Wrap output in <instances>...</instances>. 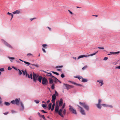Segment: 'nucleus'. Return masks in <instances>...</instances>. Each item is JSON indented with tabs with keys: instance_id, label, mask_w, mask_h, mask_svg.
I'll return each instance as SVG.
<instances>
[{
	"instance_id": "obj_1",
	"label": "nucleus",
	"mask_w": 120,
	"mask_h": 120,
	"mask_svg": "<svg viewBox=\"0 0 120 120\" xmlns=\"http://www.w3.org/2000/svg\"><path fill=\"white\" fill-rule=\"evenodd\" d=\"M20 99H16L15 100L11 101V103L13 104H16L17 105H19L20 103L21 105V108H20V110L21 111H23L24 109V106L21 102H20Z\"/></svg>"
},
{
	"instance_id": "obj_2",
	"label": "nucleus",
	"mask_w": 120,
	"mask_h": 120,
	"mask_svg": "<svg viewBox=\"0 0 120 120\" xmlns=\"http://www.w3.org/2000/svg\"><path fill=\"white\" fill-rule=\"evenodd\" d=\"M33 77V81L34 82H36L38 80H38L40 82H41V80L42 79V77L41 76H39L38 75H37L34 72H33L32 74Z\"/></svg>"
},
{
	"instance_id": "obj_3",
	"label": "nucleus",
	"mask_w": 120,
	"mask_h": 120,
	"mask_svg": "<svg viewBox=\"0 0 120 120\" xmlns=\"http://www.w3.org/2000/svg\"><path fill=\"white\" fill-rule=\"evenodd\" d=\"M79 104L81 105V106L84 108L86 110L88 111L89 110V106L85 102L82 103L81 102H79Z\"/></svg>"
},
{
	"instance_id": "obj_4",
	"label": "nucleus",
	"mask_w": 120,
	"mask_h": 120,
	"mask_svg": "<svg viewBox=\"0 0 120 120\" xmlns=\"http://www.w3.org/2000/svg\"><path fill=\"white\" fill-rule=\"evenodd\" d=\"M69 110L71 113L74 114H77V113L76 110L75 109H74L72 106L70 105L69 106Z\"/></svg>"
},
{
	"instance_id": "obj_5",
	"label": "nucleus",
	"mask_w": 120,
	"mask_h": 120,
	"mask_svg": "<svg viewBox=\"0 0 120 120\" xmlns=\"http://www.w3.org/2000/svg\"><path fill=\"white\" fill-rule=\"evenodd\" d=\"M98 52V51H97L96 52L92 54H91L90 55H82L78 57V58H77V59L78 60L80 58H82L84 57H89L90 56H93V55H96V53Z\"/></svg>"
},
{
	"instance_id": "obj_6",
	"label": "nucleus",
	"mask_w": 120,
	"mask_h": 120,
	"mask_svg": "<svg viewBox=\"0 0 120 120\" xmlns=\"http://www.w3.org/2000/svg\"><path fill=\"white\" fill-rule=\"evenodd\" d=\"M48 81L45 77H43L42 79V83L44 86L46 85L48 83Z\"/></svg>"
},
{
	"instance_id": "obj_7",
	"label": "nucleus",
	"mask_w": 120,
	"mask_h": 120,
	"mask_svg": "<svg viewBox=\"0 0 120 120\" xmlns=\"http://www.w3.org/2000/svg\"><path fill=\"white\" fill-rule=\"evenodd\" d=\"M63 85L66 88V89L68 90L69 89L74 87V86H72L70 85L67 84H65L64 83H63Z\"/></svg>"
},
{
	"instance_id": "obj_8",
	"label": "nucleus",
	"mask_w": 120,
	"mask_h": 120,
	"mask_svg": "<svg viewBox=\"0 0 120 120\" xmlns=\"http://www.w3.org/2000/svg\"><path fill=\"white\" fill-rule=\"evenodd\" d=\"M56 97L55 94H53L52 96V100H51L52 103H55L56 99Z\"/></svg>"
},
{
	"instance_id": "obj_9",
	"label": "nucleus",
	"mask_w": 120,
	"mask_h": 120,
	"mask_svg": "<svg viewBox=\"0 0 120 120\" xmlns=\"http://www.w3.org/2000/svg\"><path fill=\"white\" fill-rule=\"evenodd\" d=\"M4 44L8 47L12 49V47L9 44H8L7 42H6L4 40H3Z\"/></svg>"
},
{
	"instance_id": "obj_10",
	"label": "nucleus",
	"mask_w": 120,
	"mask_h": 120,
	"mask_svg": "<svg viewBox=\"0 0 120 120\" xmlns=\"http://www.w3.org/2000/svg\"><path fill=\"white\" fill-rule=\"evenodd\" d=\"M80 112L82 115H86V113L85 111L82 108L80 109Z\"/></svg>"
},
{
	"instance_id": "obj_11",
	"label": "nucleus",
	"mask_w": 120,
	"mask_h": 120,
	"mask_svg": "<svg viewBox=\"0 0 120 120\" xmlns=\"http://www.w3.org/2000/svg\"><path fill=\"white\" fill-rule=\"evenodd\" d=\"M63 111V110L60 109L59 110H58V112L57 113H58V114L60 116L62 117L63 118L64 116L63 114L61 112Z\"/></svg>"
},
{
	"instance_id": "obj_12",
	"label": "nucleus",
	"mask_w": 120,
	"mask_h": 120,
	"mask_svg": "<svg viewBox=\"0 0 120 120\" xmlns=\"http://www.w3.org/2000/svg\"><path fill=\"white\" fill-rule=\"evenodd\" d=\"M97 82H99V85L101 86L104 84V83L103 82V81L102 80H97Z\"/></svg>"
},
{
	"instance_id": "obj_13",
	"label": "nucleus",
	"mask_w": 120,
	"mask_h": 120,
	"mask_svg": "<svg viewBox=\"0 0 120 120\" xmlns=\"http://www.w3.org/2000/svg\"><path fill=\"white\" fill-rule=\"evenodd\" d=\"M63 104V100L62 98L60 99L59 101V106L61 107L62 106Z\"/></svg>"
},
{
	"instance_id": "obj_14",
	"label": "nucleus",
	"mask_w": 120,
	"mask_h": 120,
	"mask_svg": "<svg viewBox=\"0 0 120 120\" xmlns=\"http://www.w3.org/2000/svg\"><path fill=\"white\" fill-rule=\"evenodd\" d=\"M120 53V51H118L117 52H110L108 54V55H114L117 54L119 53Z\"/></svg>"
},
{
	"instance_id": "obj_15",
	"label": "nucleus",
	"mask_w": 120,
	"mask_h": 120,
	"mask_svg": "<svg viewBox=\"0 0 120 120\" xmlns=\"http://www.w3.org/2000/svg\"><path fill=\"white\" fill-rule=\"evenodd\" d=\"M59 106L58 105H56L55 108V112L57 113L58 112Z\"/></svg>"
},
{
	"instance_id": "obj_16",
	"label": "nucleus",
	"mask_w": 120,
	"mask_h": 120,
	"mask_svg": "<svg viewBox=\"0 0 120 120\" xmlns=\"http://www.w3.org/2000/svg\"><path fill=\"white\" fill-rule=\"evenodd\" d=\"M20 13V11L19 10H17L13 12L12 13L14 14H19Z\"/></svg>"
},
{
	"instance_id": "obj_17",
	"label": "nucleus",
	"mask_w": 120,
	"mask_h": 120,
	"mask_svg": "<svg viewBox=\"0 0 120 120\" xmlns=\"http://www.w3.org/2000/svg\"><path fill=\"white\" fill-rule=\"evenodd\" d=\"M7 14L10 16H11V20L12 19V18L13 17V15L11 13H10L9 12H8L7 13Z\"/></svg>"
},
{
	"instance_id": "obj_18",
	"label": "nucleus",
	"mask_w": 120,
	"mask_h": 120,
	"mask_svg": "<svg viewBox=\"0 0 120 120\" xmlns=\"http://www.w3.org/2000/svg\"><path fill=\"white\" fill-rule=\"evenodd\" d=\"M8 58L10 60V61L11 62H13L12 60H14L15 59V58L14 57H10L9 56H8Z\"/></svg>"
},
{
	"instance_id": "obj_19",
	"label": "nucleus",
	"mask_w": 120,
	"mask_h": 120,
	"mask_svg": "<svg viewBox=\"0 0 120 120\" xmlns=\"http://www.w3.org/2000/svg\"><path fill=\"white\" fill-rule=\"evenodd\" d=\"M82 82H86L88 81V80L86 79H84L82 78Z\"/></svg>"
},
{
	"instance_id": "obj_20",
	"label": "nucleus",
	"mask_w": 120,
	"mask_h": 120,
	"mask_svg": "<svg viewBox=\"0 0 120 120\" xmlns=\"http://www.w3.org/2000/svg\"><path fill=\"white\" fill-rule=\"evenodd\" d=\"M53 103V104L52 105V108L51 109L52 111L53 110L55 106V103Z\"/></svg>"
},
{
	"instance_id": "obj_21",
	"label": "nucleus",
	"mask_w": 120,
	"mask_h": 120,
	"mask_svg": "<svg viewBox=\"0 0 120 120\" xmlns=\"http://www.w3.org/2000/svg\"><path fill=\"white\" fill-rule=\"evenodd\" d=\"M96 106L97 108L99 109H101V106L100 104H97L96 105Z\"/></svg>"
},
{
	"instance_id": "obj_22",
	"label": "nucleus",
	"mask_w": 120,
	"mask_h": 120,
	"mask_svg": "<svg viewBox=\"0 0 120 120\" xmlns=\"http://www.w3.org/2000/svg\"><path fill=\"white\" fill-rule=\"evenodd\" d=\"M74 77L75 78H78L79 80L81 79H82V77L81 76H75Z\"/></svg>"
},
{
	"instance_id": "obj_23",
	"label": "nucleus",
	"mask_w": 120,
	"mask_h": 120,
	"mask_svg": "<svg viewBox=\"0 0 120 120\" xmlns=\"http://www.w3.org/2000/svg\"><path fill=\"white\" fill-rule=\"evenodd\" d=\"M21 71L23 73V75H25L26 74L27 72L26 70H25L24 71L23 70H22Z\"/></svg>"
},
{
	"instance_id": "obj_24",
	"label": "nucleus",
	"mask_w": 120,
	"mask_h": 120,
	"mask_svg": "<svg viewBox=\"0 0 120 120\" xmlns=\"http://www.w3.org/2000/svg\"><path fill=\"white\" fill-rule=\"evenodd\" d=\"M49 80L50 84H52L53 83V80L51 78H49Z\"/></svg>"
},
{
	"instance_id": "obj_25",
	"label": "nucleus",
	"mask_w": 120,
	"mask_h": 120,
	"mask_svg": "<svg viewBox=\"0 0 120 120\" xmlns=\"http://www.w3.org/2000/svg\"><path fill=\"white\" fill-rule=\"evenodd\" d=\"M73 84H74V85H76L77 86H83L82 85H81V84H77L75 82L73 83Z\"/></svg>"
},
{
	"instance_id": "obj_26",
	"label": "nucleus",
	"mask_w": 120,
	"mask_h": 120,
	"mask_svg": "<svg viewBox=\"0 0 120 120\" xmlns=\"http://www.w3.org/2000/svg\"><path fill=\"white\" fill-rule=\"evenodd\" d=\"M4 104L6 105L9 106L10 104V103L8 102H4Z\"/></svg>"
},
{
	"instance_id": "obj_27",
	"label": "nucleus",
	"mask_w": 120,
	"mask_h": 120,
	"mask_svg": "<svg viewBox=\"0 0 120 120\" xmlns=\"http://www.w3.org/2000/svg\"><path fill=\"white\" fill-rule=\"evenodd\" d=\"M52 105V103H50L48 105V107H49V108L48 109L49 110H50L51 109V106Z\"/></svg>"
},
{
	"instance_id": "obj_28",
	"label": "nucleus",
	"mask_w": 120,
	"mask_h": 120,
	"mask_svg": "<svg viewBox=\"0 0 120 120\" xmlns=\"http://www.w3.org/2000/svg\"><path fill=\"white\" fill-rule=\"evenodd\" d=\"M34 101L37 104H38L40 102V101L38 100H34Z\"/></svg>"
},
{
	"instance_id": "obj_29",
	"label": "nucleus",
	"mask_w": 120,
	"mask_h": 120,
	"mask_svg": "<svg viewBox=\"0 0 120 120\" xmlns=\"http://www.w3.org/2000/svg\"><path fill=\"white\" fill-rule=\"evenodd\" d=\"M25 75L26 76V77H28V78H30V77L29 75L27 73V72L26 74Z\"/></svg>"
},
{
	"instance_id": "obj_30",
	"label": "nucleus",
	"mask_w": 120,
	"mask_h": 120,
	"mask_svg": "<svg viewBox=\"0 0 120 120\" xmlns=\"http://www.w3.org/2000/svg\"><path fill=\"white\" fill-rule=\"evenodd\" d=\"M40 117H41L44 120H46V119L45 118V116H44V115H41V116Z\"/></svg>"
},
{
	"instance_id": "obj_31",
	"label": "nucleus",
	"mask_w": 120,
	"mask_h": 120,
	"mask_svg": "<svg viewBox=\"0 0 120 120\" xmlns=\"http://www.w3.org/2000/svg\"><path fill=\"white\" fill-rule=\"evenodd\" d=\"M66 109H64V110L63 112V113L64 115H65L66 113Z\"/></svg>"
},
{
	"instance_id": "obj_32",
	"label": "nucleus",
	"mask_w": 120,
	"mask_h": 120,
	"mask_svg": "<svg viewBox=\"0 0 120 120\" xmlns=\"http://www.w3.org/2000/svg\"><path fill=\"white\" fill-rule=\"evenodd\" d=\"M47 45L46 44H43L42 45V46H43V47H44L45 49L47 48L46 47Z\"/></svg>"
},
{
	"instance_id": "obj_33",
	"label": "nucleus",
	"mask_w": 120,
	"mask_h": 120,
	"mask_svg": "<svg viewBox=\"0 0 120 120\" xmlns=\"http://www.w3.org/2000/svg\"><path fill=\"white\" fill-rule=\"evenodd\" d=\"M47 76H50L51 78H53L54 79H57L54 76H53L52 75H47Z\"/></svg>"
},
{
	"instance_id": "obj_34",
	"label": "nucleus",
	"mask_w": 120,
	"mask_h": 120,
	"mask_svg": "<svg viewBox=\"0 0 120 120\" xmlns=\"http://www.w3.org/2000/svg\"><path fill=\"white\" fill-rule=\"evenodd\" d=\"M44 108H46V105L44 104H42L41 105Z\"/></svg>"
},
{
	"instance_id": "obj_35",
	"label": "nucleus",
	"mask_w": 120,
	"mask_h": 120,
	"mask_svg": "<svg viewBox=\"0 0 120 120\" xmlns=\"http://www.w3.org/2000/svg\"><path fill=\"white\" fill-rule=\"evenodd\" d=\"M87 68V66H84L82 68V70H85V69L86 68Z\"/></svg>"
},
{
	"instance_id": "obj_36",
	"label": "nucleus",
	"mask_w": 120,
	"mask_h": 120,
	"mask_svg": "<svg viewBox=\"0 0 120 120\" xmlns=\"http://www.w3.org/2000/svg\"><path fill=\"white\" fill-rule=\"evenodd\" d=\"M53 73L55 74L56 75H59V74L57 72H56L54 71H52V72Z\"/></svg>"
},
{
	"instance_id": "obj_37",
	"label": "nucleus",
	"mask_w": 120,
	"mask_h": 120,
	"mask_svg": "<svg viewBox=\"0 0 120 120\" xmlns=\"http://www.w3.org/2000/svg\"><path fill=\"white\" fill-rule=\"evenodd\" d=\"M18 70L19 71V75H22V72H21V71H20V70H19V69H18Z\"/></svg>"
},
{
	"instance_id": "obj_38",
	"label": "nucleus",
	"mask_w": 120,
	"mask_h": 120,
	"mask_svg": "<svg viewBox=\"0 0 120 120\" xmlns=\"http://www.w3.org/2000/svg\"><path fill=\"white\" fill-rule=\"evenodd\" d=\"M24 62L26 64H28V65L30 64V63L29 62H27L26 61H24Z\"/></svg>"
},
{
	"instance_id": "obj_39",
	"label": "nucleus",
	"mask_w": 120,
	"mask_h": 120,
	"mask_svg": "<svg viewBox=\"0 0 120 120\" xmlns=\"http://www.w3.org/2000/svg\"><path fill=\"white\" fill-rule=\"evenodd\" d=\"M31 65L34 66L37 68H38L39 67V66L37 64H32Z\"/></svg>"
},
{
	"instance_id": "obj_40",
	"label": "nucleus",
	"mask_w": 120,
	"mask_h": 120,
	"mask_svg": "<svg viewBox=\"0 0 120 120\" xmlns=\"http://www.w3.org/2000/svg\"><path fill=\"white\" fill-rule=\"evenodd\" d=\"M54 84H53L51 86V88L53 90L54 89Z\"/></svg>"
},
{
	"instance_id": "obj_41",
	"label": "nucleus",
	"mask_w": 120,
	"mask_h": 120,
	"mask_svg": "<svg viewBox=\"0 0 120 120\" xmlns=\"http://www.w3.org/2000/svg\"><path fill=\"white\" fill-rule=\"evenodd\" d=\"M55 94V96H58V93L57 92V91L56 90L55 91V94Z\"/></svg>"
},
{
	"instance_id": "obj_42",
	"label": "nucleus",
	"mask_w": 120,
	"mask_h": 120,
	"mask_svg": "<svg viewBox=\"0 0 120 120\" xmlns=\"http://www.w3.org/2000/svg\"><path fill=\"white\" fill-rule=\"evenodd\" d=\"M63 67V66L61 65V66H56V68H62Z\"/></svg>"
},
{
	"instance_id": "obj_43",
	"label": "nucleus",
	"mask_w": 120,
	"mask_h": 120,
	"mask_svg": "<svg viewBox=\"0 0 120 120\" xmlns=\"http://www.w3.org/2000/svg\"><path fill=\"white\" fill-rule=\"evenodd\" d=\"M61 77L62 78H63L65 77L64 75L63 74H62L61 75Z\"/></svg>"
},
{
	"instance_id": "obj_44",
	"label": "nucleus",
	"mask_w": 120,
	"mask_h": 120,
	"mask_svg": "<svg viewBox=\"0 0 120 120\" xmlns=\"http://www.w3.org/2000/svg\"><path fill=\"white\" fill-rule=\"evenodd\" d=\"M107 107H109L111 108H112L113 106L111 105H107Z\"/></svg>"
},
{
	"instance_id": "obj_45",
	"label": "nucleus",
	"mask_w": 120,
	"mask_h": 120,
	"mask_svg": "<svg viewBox=\"0 0 120 120\" xmlns=\"http://www.w3.org/2000/svg\"><path fill=\"white\" fill-rule=\"evenodd\" d=\"M30 78L31 79H32L33 78V77H32V74L30 73Z\"/></svg>"
},
{
	"instance_id": "obj_46",
	"label": "nucleus",
	"mask_w": 120,
	"mask_h": 120,
	"mask_svg": "<svg viewBox=\"0 0 120 120\" xmlns=\"http://www.w3.org/2000/svg\"><path fill=\"white\" fill-rule=\"evenodd\" d=\"M0 71H4V68H2L0 69Z\"/></svg>"
},
{
	"instance_id": "obj_47",
	"label": "nucleus",
	"mask_w": 120,
	"mask_h": 120,
	"mask_svg": "<svg viewBox=\"0 0 120 120\" xmlns=\"http://www.w3.org/2000/svg\"><path fill=\"white\" fill-rule=\"evenodd\" d=\"M101 99H99L98 100V104H100L101 102Z\"/></svg>"
},
{
	"instance_id": "obj_48",
	"label": "nucleus",
	"mask_w": 120,
	"mask_h": 120,
	"mask_svg": "<svg viewBox=\"0 0 120 120\" xmlns=\"http://www.w3.org/2000/svg\"><path fill=\"white\" fill-rule=\"evenodd\" d=\"M103 106H104V107H107V105H106L105 104H102V105Z\"/></svg>"
},
{
	"instance_id": "obj_49",
	"label": "nucleus",
	"mask_w": 120,
	"mask_h": 120,
	"mask_svg": "<svg viewBox=\"0 0 120 120\" xmlns=\"http://www.w3.org/2000/svg\"><path fill=\"white\" fill-rule=\"evenodd\" d=\"M32 55V54L31 53H28L27 54V56H31Z\"/></svg>"
},
{
	"instance_id": "obj_50",
	"label": "nucleus",
	"mask_w": 120,
	"mask_h": 120,
	"mask_svg": "<svg viewBox=\"0 0 120 120\" xmlns=\"http://www.w3.org/2000/svg\"><path fill=\"white\" fill-rule=\"evenodd\" d=\"M108 59V58L107 57H104V58L103 60H107Z\"/></svg>"
},
{
	"instance_id": "obj_51",
	"label": "nucleus",
	"mask_w": 120,
	"mask_h": 120,
	"mask_svg": "<svg viewBox=\"0 0 120 120\" xmlns=\"http://www.w3.org/2000/svg\"><path fill=\"white\" fill-rule=\"evenodd\" d=\"M98 48L99 49H104V48L103 47H98Z\"/></svg>"
},
{
	"instance_id": "obj_52",
	"label": "nucleus",
	"mask_w": 120,
	"mask_h": 120,
	"mask_svg": "<svg viewBox=\"0 0 120 120\" xmlns=\"http://www.w3.org/2000/svg\"><path fill=\"white\" fill-rule=\"evenodd\" d=\"M12 69V68L11 67H10L9 66L8 67V70H10Z\"/></svg>"
},
{
	"instance_id": "obj_53",
	"label": "nucleus",
	"mask_w": 120,
	"mask_h": 120,
	"mask_svg": "<svg viewBox=\"0 0 120 120\" xmlns=\"http://www.w3.org/2000/svg\"><path fill=\"white\" fill-rule=\"evenodd\" d=\"M2 99L1 97L0 96V105H1V103H2Z\"/></svg>"
},
{
	"instance_id": "obj_54",
	"label": "nucleus",
	"mask_w": 120,
	"mask_h": 120,
	"mask_svg": "<svg viewBox=\"0 0 120 120\" xmlns=\"http://www.w3.org/2000/svg\"><path fill=\"white\" fill-rule=\"evenodd\" d=\"M41 111L42 112H43V113H46L47 112H45V111L44 110H41Z\"/></svg>"
},
{
	"instance_id": "obj_55",
	"label": "nucleus",
	"mask_w": 120,
	"mask_h": 120,
	"mask_svg": "<svg viewBox=\"0 0 120 120\" xmlns=\"http://www.w3.org/2000/svg\"><path fill=\"white\" fill-rule=\"evenodd\" d=\"M11 112L12 113H16V112L15 111H14L13 110H12L11 111Z\"/></svg>"
},
{
	"instance_id": "obj_56",
	"label": "nucleus",
	"mask_w": 120,
	"mask_h": 120,
	"mask_svg": "<svg viewBox=\"0 0 120 120\" xmlns=\"http://www.w3.org/2000/svg\"><path fill=\"white\" fill-rule=\"evenodd\" d=\"M58 103H59L58 101H56V105H58Z\"/></svg>"
},
{
	"instance_id": "obj_57",
	"label": "nucleus",
	"mask_w": 120,
	"mask_h": 120,
	"mask_svg": "<svg viewBox=\"0 0 120 120\" xmlns=\"http://www.w3.org/2000/svg\"><path fill=\"white\" fill-rule=\"evenodd\" d=\"M68 11L72 15L73 14V13L69 10H68Z\"/></svg>"
},
{
	"instance_id": "obj_58",
	"label": "nucleus",
	"mask_w": 120,
	"mask_h": 120,
	"mask_svg": "<svg viewBox=\"0 0 120 120\" xmlns=\"http://www.w3.org/2000/svg\"><path fill=\"white\" fill-rule=\"evenodd\" d=\"M42 50L45 53L46 52L45 50L44 49L42 48Z\"/></svg>"
},
{
	"instance_id": "obj_59",
	"label": "nucleus",
	"mask_w": 120,
	"mask_h": 120,
	"mask_svg": "<svg viewBox=\"0 0 120 120\" xmlns=\"http://www.w3.org/2000/svg\"><path fill=\"white\" fill-rule=\"evenodd\" d=\"M68 82H70L72 84H73V83H75V82H73L72 81H68Z\"/></svg>"
},
{
	"instance_id": "obj_60",
	"label": "nucleus",
	"mask_w": 120,
	"mask_h": 120,
	"mask_svg": "<svg viewBox=\"0 0 120 120\" xmlns=\"http://www.w3.org/2000/svg\"><path fill=\"white\" fill-rule=\"evenodd\" d=\"M12 68H14V69H15V70H18V69H17V68H15V67H12Z\"/></svg>"
},
{
	"instance_id": "obj_61",
	"label": "nucleus",
	"mask_w": 120,
	"mask_h": 120,
	"mask_svg": "<svg viewBox=\"0 0 120 120\" xmlns=\"http://www.w3.org/2000/svg\"><path fill=\"white\" fill-rule=\"evenodd\" d=\"M77 106L79 108H80V109H81V108H82V107H81L79 105H77Z\"/></svg>"
},
{
	"instance_id": "obj_62",
	"label": "nucleus",
	"mask_w": 120,
	"mask_h": 120,
	"mask_svg": "<svg viewBox=\"0 0 120 120\" xmlns=\"http://www.w3.org/2000/svg\"><path fill=\"white\" fill-rule=\"evenodd\" d=\"M77 106L79 108H80V109H81V108H82V107H81L79 105H77Z\"/></svg>"
},
{
	"instance_id": "obj_63",
	"label": "nucleus",
	"mask_w": 120,
	"mask_h": 120,
	"mask_svg": "<svg viewBox=\"0 0 120 120\" xmlns=\"http://www.w3.org/2000/svg\"><path fill=\"white\" fill-rule=\"evenodd\" d=\"M8 112H5L4 113H3V114H4V115H7V114H8Z\"/></svg>"
},
{
	"instance_id": "obj_64",
	"label": "nucleus",
	"mask_w": 120,
	"mask_h": 120,
	"mask_svg": "<svg viewBox=\"0 0 120 120\" xmlns=\"http://www.w3.org/2000/svg\"><path fill=\"white\" fill-rule=\"evenodd\" d=\"M93 16H95L96 17H97L98 16V15H93Z\"/></svg>"
}]
</instances>
